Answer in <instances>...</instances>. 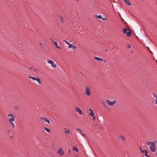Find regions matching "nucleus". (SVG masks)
Here are the masks:
<instances>
[{"mask_svg": "<svg viewBox=\"0 0 157 157\" xmlns=\"http://www.w3.org/2000/svg\"><path fill=\"white\" fill-rule=\"evenodd\" d=\"M147 144L150 146L149 149L152 152H155L156 151V146L155 142L151 141H147Z\"/></svg>", "mask_w": 157, "mask_h": 157, "instance_id": "1", "label": "nucleus"}, {"mask_svg": "<svg viewBox=\"0 0 157 157\" xmlns=\"http://www.w3.org/2000/svg\"><path fill=\"white\" fill-rule=\"evenodd\" d=\"M8 118V120L11 124L12 125L13 127L14 126V124L13 123V121H14L15 119V116L12 114H9L7 115Z\"/></svg>", "mask_w": 157, "mask_h": 157, "instance_id": "2", "label": "nucleus"}, {"mask_svg": "<svg viewBox=\"0 0 157 157\" xmlns=\"http://www.w3.org/2000/svg\"><path fill=\"white\" fill-rule=\"evenodd\" d=\"M90 88L88 86H86V90H85V94L87 96H89L91 95V93L90 92Z\"/></svg>", "mask_w": 157, "mask_h": 157, "instance_id": "3", "label": "nucleus"}, {"mask_svg": "<svg viewBox=\"0 0 157 157\" xmlns=\"http://www.w3.org/2000/svg\"><path fill=\"white\" fill-rule=\"evenodd\" d=\"M130 30H128L127 29H124L123 30V32L125 34H126L127 36H129L131 35V33Z\"/></svg>", "mask_w": 157, "mask_h": 157, "instance_id": "4", "label": "nucleus"}, {"mask_svg": "<svg viewBox=\"0 0 157 157\" xmlns=\"http://www.w3.org/2000/svg\"><path fill=\"white\" fill-rule=\"evenodd\" d=\"M29 78L32 79L33 80H36L38 82L39 84H41V82L40 78H37L35 77H33L31 76L30 75L29 76Z\"/></svg>", "mask_w": 157, "mask_h": 157, "instance_id": "5", "label": "nucleus"}, {"mask_svg": "<svg viewBox=\"0 0 157 157\" xmlns=\"http://www.w3.org/2000/svg\"><path fill=\"white\" fill-rule=\"evenodd\" d=\"M40 118L42 121L43 122H47L48 124L50 123V121L49 120L46 118L45 117L41 116L40 117Z\"/></svg>", "mask_w": 157, "mask_h": 157, "instance_id": "6", "label": "nucleus"}, {"mask_svg": "<svg viewBox=\"0 0 157 157\" xmlns=\"http://www.w3.org/2000/svg\"><path fill=\"white\" fill-rule=\"evenodd\" d=\"M89 110L90 112L89 113V115L92 117L93 118L94 120H95L96 118L94 115V113L93 110L92 109L90 108L89 109Z\"/></svg>", "mask_w": 157, "mask_h": 157, "instance_id": "7", "label": "nucleus"}, {"mask_svg": "<svg viewBox=\"0 0 157 157\" xmlns=\"http://www.w3.org/2000/svg\"><path fill=\"white\" fill-rule=\"evenodd\" d=\"M106 102L109 106H112L115 104L116 102V101L114 100L112 102L110 101L109 100H107Z\"/></svg>", "mask_w": 157, "mask_h": 157, "instance_id": "8", "label": "nucleus"}, {"mask_svg": "<svg viewBox=\"0 0 157 157\" xmlns=\"http://www.w3.org/2000/svg\"><path fill=\"white\" fill-rule=\"evenodd\" d=\"M75 109L76 110V111L78 113L79 115H82V113L81 110L79 107H75Z\"/></svg>", "mask_w": 157, "mask_h": 157, "instance_id": "9", "label": "nucleus"}, {"mask_svg": "<svg viewBox=\"0 0 157 157\" xmlns=\"http://www.w3.org/2000/svg\"><path fill=\"white\" fill-rule=\"evenodd\" d=\"M48 63L50 64L51 65V66L55 68L56 67V65L54 63L53 61L51 60H48Z\"/></svg>", "mask_w": 157, "mask_h": 157, "instance_id": "10", "label": "nucleus"}, {"mask_svg": "<svg viewBox=\"0 0 157 157\" xmlns=\"http://www.w3.org/2000/svg\"><path fill=\"white\" fill-rule=\"evenodd\" d=\"M57 153L61 156L63 155L64 153V151L62 150V148H60L58 151Z\"/></svg>", "mask_w": 157, "mask_h": 157, "instance_id": "11", "label": "nucleus"}, {"mask_svg": "<svg viewBox=\"0 0 157 157\" xmlns=\"http://www.w3.org/2000/svg\"><path fill=\"white\" fill-rule=\"evenodd\" d=\"M53 44L57 48L59 49H61V47L60 46H58V44H57V42L55 41V42H54Z\"/></svg>", "mask_w": 157, "mask_h": 157, "instance_id": "12", "label": "nucleus"}, {"mask_svg": "<svg viewBox=\"0 0 157 157\" xmlns=\"http://www.w3.org/2000/svg\"><path fill=\"white\" fill-rule=\"evenodd\" d=\"M58 19L60 20V22L61 23H63L64 22V20L63 19V17L61 16H59Z\"/></svg>", "mask_w": 157, "mask_h": 157, "instance_id": "13", "label": "nucleus"}, {"mask_svg": "<svg viewBox=\"0 0 157 157\" xmlns=\"http://www.w3.org/2000/svg\"><path fill=\"white\" fill-rule=\"evenodd\" d=\"M128 5H131V4L130 3L129 0H123Z\"/></svg>", "mask_w": 157, "mask_h": 157, "instance_id": "14", "label": "nucleus"}, {"mask_svg": "<svg viewBox=\"0 0 157 157\" xmlns=\"http://www.w3.org/2000/svg\"><path fill=\"white\" fill-rule=\"evenodd\" d=\"M94 59L95 60L98 61H102L103 59L102 58H100L98 57H95Z\"/></svg>", "mask_w": 157, "mask_h": 157, "instance_id": "15", "label": "nucleus"}, {"mask_svg": "<svg viewBox=\"0 0 157 157\" xmlns=\"http://www.w3.org/2000/svg\"><path fill=\"white\" fill-rule=\"evenodd\" d=\"M119 138L122 141H124L125 140V138L123 136H119Z\"/></svg>", "mask_w": 157, "mask_h": 157, "instance_id": "16", "label": "nucleus"}, {"mask_svg": "<svg viewBox=\"0 0 157 157\" xmlns=\"http://www.w3.org/2000/svg\"><path fill=\"white\" fill-rule=\"evenodd\" d=\"M64 132L67 135H69L70 134V131L69 130H67L66 128H64Z\"/></svg>", "mask_w": 157, "mask_h": 157, "instance_id": "17", "label": "nucleus"}, {"mask_svg": "<svg viewBox=\"0 0 157 157\" xmlns=\"http://www.w3.org/2000/svg\"><path fill=\"white\" fill-rule=\"evenodd\" d=\"M144 155L145 156L147 157H150V155H148V152L147 151L146 152L144 153Z\"/></svg>", "mask_w": 157, "mask_h": 157, "instance_id": "18", "label": "nucleus"}, {"mask_svg": "<svg viewBox=\"0 0 157 157\" xmlns=\"http://www.w3.org/2000/svg\"><path fill=\"white\" fill-rule=\"evenodd\" d=\"M153 96L157 100V95L155 93H153L152 94Z\"/></svg>", "mask_w": 157, "mask_h": 157, "instance_id": "19", "label": "nucleus"}, {"mask_svg": "<svg viewBox=\"0 0 157 157\" xmlns=\"http://www.w3.org/2000/svg\"><path fill=\"white\" fill-rule=\"evenodd\" d=\"M33 71L36 72L37 73H38L39 70L36 68H33Z\"/></svg>", "mask_w": 157, "mask_h": 157, "instance_id": "20", "label": "nucleus"}, {"mask_svg": "<svg viewBox=\"0 0 157 157\" xmlns=\"http://www.w3.org/2000/svg\"><path fill=\"white\" fill-rule=\"evenodd\" d=\"M73 150L74 151H75L76 152H78V150L77 148V147H73Z\"/></svg>", "mask_w": 157, "mask_h": 157, "instance_id": "21", "label": "nucleus"}, {"mask_svg": "<svg viewBox=\"0 0 157 157\" xmlns=\"http://www.w3.org/2000/svg\"><path fill=\"white\" fill-rule=\"evenodd\" d=\"M45 130L48 132L50 133V131L49 128H44Z\"/></svg>", "mask_w": 157, "mask_h": 157, "instance_id": "22", "label": "nucleus"}, {"mask_svg": "<svg viewBox=\"0 0 157 157\" xmlns=\"http://www.w3.org/2000/svg\"><path fill=\"white\" fill-rule=\"evenodd\" d=\"M69 45V46L68 47V49H69L70 48H72L73 47V45L71 44H69V45Z\"/></svg>", "mask_w": 157, "mask_h": 157, "instance_id": "23", "label": "nucleus"}, {"mask_svg": "<svg viewBox=\"0 0 157 157\" xmlns=\"http://www.w3.org/2000/svg\"><path fill=\"white\" fill-rule=\"evenodd\" d=\"M77 130L79 131L80 133L81 134L82 133V131L80 129V128H77Z\"/></svg>", "mask_w": 157, "mask_h": 157, "instance_id": "24", "label": "nucleus"}, {"mask_svg": "<svg viewBox=\"0 0 157 157\" xmlns=\"http://www.w3.org/2000/svg\"><path fill=\"white\" fill-rule=\"evenodd\" d=\"M63 41L65 42L68 45H69V44H70V43H69L68 41H67L65 40H63Z\"/></svg>", "mask_w": 157, "mask_h": 157, "instance_id": "25", "label": "nucleus"}, {"mask_svg": "<svg viewBox=\"0 0 157 157\" xmlns=\"http://www.w3.org/2000/svg\"><path fill=\"white\" fill-rule=\"evenodd\" d=\"M96 17L98 19H100L101 18V15H99V16H97Z\"/></svg>", "mask_w": 157, "mask_h": 157, "instance_id": "26", "label": "nucleus"}, {"mask_svg": "<svg viewBox=\"0 0 157 157\" xmlns=\"http://www.w3.org/2000/svg\"><path fill=\"white\" fill-rule=\"evenodd\" d=\"M146 151H146V150H143V151H141V152L142 153H145V152H146Z\"/></svg>", "mask_w": 157, "mask_h": 157, "instance_id": "27", "label": "nucleus"}, {"mask_svg": "<svg viewBox=\"0 0 157 157\" xmlns=\"http://www.w3.org/2000/svg\"><path fill=\"white\" fill-rule=\"evenodd\" d=\"M50 40H51V41H52L53 43H54V42H55V41H54L53 40V39L52 38H50Z\"/></svg>", "mask_w": 157, "mask_h": 157, "instance_id": "28", "label": "nucleus"}, {"mask_svg": "<svg viewBox=\"0 0 157 157\" xmlns=\"http://www.w3.org/2000/svg\"><path fill=\"white\" fill-rule=\"evenodd\" d=\"M39 44L40 45V46H42V43L40 41V42H39Z\"/></svg>", "mask_w": 157, "mask_h": 157, "instance_id": "29", "label": "nucleus"}, {"mask_svg": "<svg viewBox=\"0 0 157 157\" xmlns=\"http://www.w3.org/2000/svg\"><path fill=\"white\" fill-rule=\"evenodd\" d=\"M10 139H13V136H10Z\"/></svg>", "mask_w": 157, "mask_h": 157, "instance_id": "30", "label": "nucleus"}, {"mask_svg": "<svg viewBox=\"0 0 157 157\" xmlns=\"http://www.w3.org/2000/svg\"><path fill=\"white\" fill-rule=\"evenodd\" d=\"M154 100L155 101V104H157V100Z\"/></svg>", "mask_w": 157, "mask_h": 157, "instance_id": "31", "label": "nucleus"}, {"mask_svg": "<svg viewBox=\"0 0 157 157\" xmlns=\"http://www.w3.org/2000/svg\"><path fill=\"white\" fill-rule=\"evenodd\" d=\"M76 47V46H73V47L72 48H73L75 50V49Z\"/></svg>", "mask_w": 157, "mask_h": 157, "instance_id": "32", "label": "nucleus"}, {"mask_svg": "<svg viewBox=\"0 0 157 157\" xmlns=\"http://www.w3.org/2000/svg\"><path fill=\"white\" fill-rule=\"evenodd\" d=\"M128 48H131V46L128 44Z\"/></svg>", "mask_w": 157, "mask_h": 157, "instance_id": "33", "label": "nucleus"}, {"mask_svg": "<svg viewBox=\"0 0 157 157\" xmlns=\"http://www.w3.org/2000/svg\"><path fill=\"white\" fill-rule=\"evenodd\" d=\"M15 109H18V107L17 106H16L15 107Z\"/></svg>", "mask_w": 157, "mask_h": 157, "instance_id": "34", "label": "nucleus"}, {"mask_svg": "<svg viewBox=\"0 0 157 157\" xmlns=\"http://www.w3.org/2000/svg\"><path fill=\"white\" fill-rule=\"evenodd\" d=\"M68 153L69 154L70 153V149H69L68 150Z\"/></svg>", "mask_w": 157, "mask_h": 157, "instance_id": "35", "label": "nucleus"}, {"mask_svg": "<svg viewBox=\"0 0 157 157\" xmlns=\"http://www.w3.org/2000/svg\"><path fill=\"white\" fill-rule=\"evenodd\" d=\"M29 70H31V69H33V68H32V67H30L29 68Z\"/></svg>", "mask_w": 157, "mask_h": 157, "instance_id": "36", "label": "nucleus"}, {"mask_svg": "<svg viewBox=\"0 0 157 157\" xmlns=\"http://www.w3.org/2000/svg\"><path fill=\"white\" fill-rule=\"evenodd\" d=\"M140 150L141 152V151L143 150L141 148V147H140Z\"/></svg>", "mask_w": 157, "mask_h": 157, "instance_id": "37", "label": "nucleus"}, {"mask_svg": "<svg viewBox=\"0 0 157 157\" xmlns=\"http://www.w3.org/2000/svg\"><path fill=\"white\" fill-rule=\"evenodd\" d=\"M82 136H85V135H84L83 133H82Z\"/></svg>", "mask_w": 157, "mask_h": 157, "instance_id": "38", "label": "nucleus"}, {"mask_svg": "<svg viewBox=\"0 0 157 157\" xmlns=\"http://www.w3.org/2000/svg\"><path fill=\"white\" fill-rule=\"evenodd\" d=\"M155 155H156L157 156V151L155 153Z\"/></svg>", "mask_w": 157, "mask_h": 157, "instance_id": "39", "label": "nucleus"}, {"mask_svg": "<svg viewBox=\"0 0 157 157\" xmlns=\"http://www.w3.org/2000/svg\"><path fill=\"white\" fill-rule=\"evenodd\" d=\"M32 6H33V7H34V6L33 5H32V6H31V7H32H32H32Z\"/></svg>", "mask_w": 157, "mask_h": 157, "instance_id": "40", "label": "nucleus"}, {"mask_svg": "<svg viewBox=\"0 0 157 157\" xmlns=\"http://www.w3.org/2000/svg\"><path fill=\"white\" fill-rule=\"evenodd\" d=\"M107 50H108L107 49H105V51H106Z\"/></svg>", "mask_w": 157, "mask_h": 157, "instance_id": "41", "label": "nucleus"}, {"mask_svg": "<svg viewBox=\"0 0 157 157\" xmlns=\"http://www.w3.org/2000/svg\"><path fill=\"white\" fill-rule=\"evenodd\" d=\"M104 62H105V60H104Z\"/></svg>", "mask_w": 157, "mask_h": 157, "instance_id": "42", "label": "nucleus"}]
</instances>
